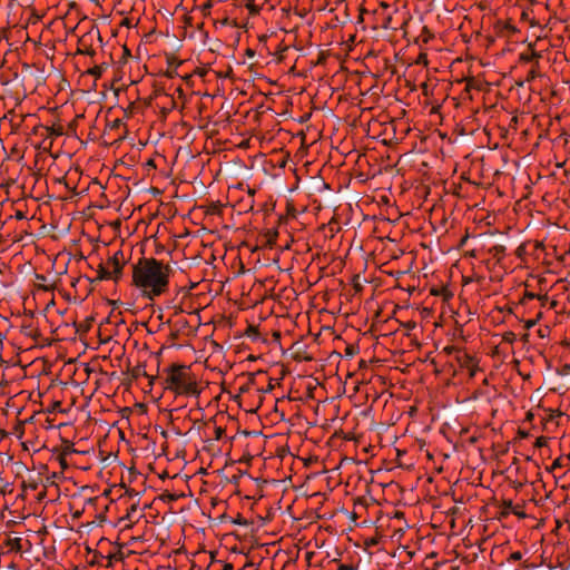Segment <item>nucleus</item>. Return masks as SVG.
I'll list each match as a JSON object with an SVG mask.
<instances>
[{"label": "nucleus", "instance_id": "1", "mask_svg": "<svg viewBox=\"0 0 570 570\" xmlns=\"http://www.w3.org/2000/svg\"><path fill=\"white\" fill-rule=\"evenodd\" d=\"M132 278L144 296L154 299L161 295L169 282V268L155 258H144L134 265Z\"/></svg>", "mask_w": 570, "mask_h": 570}, {"label": "nucleus", "instance_id": "2", "mask_svg": "<svg viewBox=\"0 0 570 570\" xmlns=\"http://www.w3.org/2000/svg\"><path fill=\"white\" fill-rule=\"evenodd\" d=\"M122 253L117 252L106 263L107 269L112 275L114 279H117L121 276L122 273Z\"/></svg>", "mask_w": 570, "mask_h": 570}, {"label": "nucleus", "instance_id": "3", "mask_svg": "<svg viewBox=\"0 0 570 570\" xmlns=\"http://www.w3.org/2000/svg\"><path fill=\"white\" fill-rule=\"evenodd\" d=\"M171 383L176 389L187 393L195 392V384L189 381L184 373H176L171 375Z\"/></svg>", "mask_w": 570, "mask_h": 570}, {"label": "nucleus", "instance_id": "4", "mask_svg": "<svg viewBox=\"0 0 570 570\" xmlns=\"http://www.w3.org/2000/svg\"><path fill=\"white\" fill-rule=\"evenodd\" d=\"M100 278H102V279H114L112 275L107 269V265H105V266H102L100 268Z\"/></svg>", "mask_w": 570, "mask_h": 570}, {"label": "nucleus", "instance_id": "5", "mask_svg": "<svg viewBox=\"0 0 570 570\" xmlns=\"http://www.w3.org/2000/svg\"><path fill=\"white\" fill-rule=\"evenodd\" d=\"M517 336L513 332H507L503 335V341L507 343H513L515 341Z\"/></svg>", "mask_w": 570, "mask_h": 570}, {"label": "nucleus", "instance_id": "6", "mask_svg": "<svg viewBox=\"0 0 570 570\" xmlns=\"http://www.w3.org/2000/svg\"><path fill=\"white\" fill-rule=\"evenodd\" d=\"M89 73H90V75H92V76H95L96 78H99V77H101L102 68H101V67H99V66H95L94 68H91V69L89 70Z\"/></svg>", "mask_w": 570, "mask_h": 570}, {"label": "nucleus", "instance_id": "7", "mask_svg": "<svg viewBox=\"0 0 570 570\" xmlns=\"http://www.w3.org/2000/svg\"><path fill=\"white\" fill-rule=\"evenodd\" d=\"M537 324V321L535 320H528L525 321V328L530 330L532 328L534 325Z\"/></svg>", "mask_w": 570, "mask_h": 570}, {"label": "nucleus", "instance_id": "8", "mask_svg": "<svg viewBox=\"0 0 570 570\" xmlns=\"http://www.w3.org/2000/svg\"><path fill=\"white\" fill-rule=\"evenodd\" d=\"M137 510V507L134 504L130 507L128 513H127V519H130L131 518V514Z\"/></svg>", "mask_w": 570, "mask_h": 570}, {"label": "nucleus", "instance_id": "9", "mask_svg": "<svg viewBox=\"0 0 570 570\" xmlns=\"http://www.w3.org/2000/svg\"><path fill=\"white\" fill-rule=\"evenodd\" d=\"M521 557H522V556H521V553H520V552H514V553L512 554V558H513L514 560H520V559H521Z\"/></svg>", "mask_w": 570, "mask_h": 570}, {"label": "nucleus", "instance_id": "10", "mask_svg": "<svg viewBox=\"0 0 570 570\" xmlns=\"http://www.w3.org/2000/svg\"><path fill=\"white\" fill-rule=\"evenodd\" d=\"M232 569H233V566H232V564H227V566L225 567V570H232Z\"/></svg>", "mask_w": 570, "mask_h": 570}]
</instances>
